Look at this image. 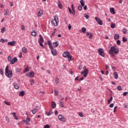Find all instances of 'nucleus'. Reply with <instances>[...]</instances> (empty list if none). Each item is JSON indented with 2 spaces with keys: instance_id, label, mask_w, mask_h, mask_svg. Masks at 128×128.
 <instances>
[{
  "instance_id": "nucleus-62",
  "label": "nucleus",
  "mask_w": 128,
  "mask_h": 128,
  "mask_svg": "<svg viewBox=\"0 0 128 128\" xmlns=\"http://www.w3.org/2000/svg\"><path fill=\"white\" fill-rule=\"evenodd\" d=\"M22 30H25L24 26H22Z\"/></svg>"
},
{
  "instance_id": "nucleus-34",
  "label": "nucleus",
  "mask_w": 128,
  "mask_h": 128,
  "mask_svg": "<svg viewBox=\"0 0 128 128\" xmlns=\"http://www.w3.org/2000/svg\"><path fill=\"white\" fill-rule=\"evenodd\" d=\"M70 13L73 14V16H76V10H72Z\"/></svg>"
},
{
  "instance_id": "nucleus-64",
  "label": "nucleus",
  "mask_w": 128,
  "mask_h": 128,
  "mask_svg": "<svg viewBox=\"0 0 128 128\" xmlns=\"http://www.w3.org/2000/svg\"><path fill=\"white\" fill-rule=\"evenodd\" d=\"M12 116H14H14H16V112H13V113H12Z\"/></svg>"
},
{
  "instance_id": "nucleus-3",
  "label": "nucleus",
  "mask_w": 128,
  "mask_h": 128,
  "mask_svg": "<svg viewBox=\"0 0 128 128\" xmlns=\"http://www.w3.org/2000/svg\"><path fill=\"white\" fill-rule=\"evenodd\" d=\"M83 70H84L81 72V74H84V77L86 78L88 74V69L86 68V66H84Z\"/></svg>"
},
{
  "instance_id": "nucleus-43",
  "label": "nucleus",
  "mask_w": 128,
  "mask_h": 128,
  "mask_svg": "<svg viewBox=\"0 0 128 128\" xmlns=\"http://www.w3.org/2000/svg\"><path fill=\"white\" fill-rule=\"evenodd\" d=\"M127 40H128L126 38H124V37L122 38V42H126Z\"/></svg>"
},
{
  "instance_id": "nucleus-31",
  "label": "nucleus",
  "mask_w": 128,
  "mask_h": 128,
  "mask_svg": "<svg viewBox=\"0 0 128 128\" xmlns=\"http://www.w3.org/2000/svg\"><path fill=\"white\" fill-rule=\"evenodd\" d=\"M31 34L33 36H36L37 33L36 32L34 31L32 32H31Z\"/></svg>"
},
{
  "instance_id": "nucleus-6",
  "label": "nucleus",
  "mask_w": 128,
  "mask_h": 128,
  "mask_svg": "<svg viewBox=\"0 0 128 128\" xmlns=\"http://www.w3.org/2000/svg\"><path fill=\"white\" fill-rule=\"evenodd\" d=\"M95 20L97 22L98 24L100 26H102V21L100 19V18L95 17Z\"/></svg>"
},
{
  "instance_id": "nucleus-17",
  "label": "nucleus",
  "mask_w": 128,
  "mask_h": 128,
  "mask_svg": "<svg viewBox=\"0 0 128 128\" xmlns=\"http://www.w3.org/2000/svg\"><path fill=\"white\" fill-rule=\"evenodd\" d=\"M58 42L56 41L55 42H53V45L54 46V48H58Z\"/></svg>"
},
{
  "instance_id": "nucleus-32",
  "label": "nucleus",
  "mask_w": 128,
  "mask_h": 128,
  "mask_svg": "<svg viewBox=\"0 0 128 128\" xmlns=\"http://www.w3.org/2000/svg\"><path fill=\"white\" fill-rule=\"evenodd\" d=\"M80 4L82 6H84V0H80Z\"/></svg>"
},
{
  "instance_id": "nucleus-33",
  "label": "nucleus",
  "mask_w": 128,
  "mask_h": 128,
  "mask_svg": "<svg viewBox=\"0 0 128 128\" xmlns=\"http://www.w3.org/2000/svg\"><path fill=\"white\" fill-rule=\"evenodd\" d=\"M82 32H83V34H86V28H82Z\"/></svg>"
},
{
  "instance_id": "nucleus-36",
  "label": "nucleus",
  "mask_w": 128,
  "mask_h": 128,
  "mask_svg": "<svg viewBox=\"0 0 128 128\" xmlns=\"http://www.w3.org/2000/svg\"><path fill=\"white\" fill-rule=\"evenodd\" d=\"M54 96H58V91L56 90H54Z\"/></svg>"
},
{
  "instance_id": "nucleus-56",
  "label": "nucleus",
  "mask_w": 128,
  "mask_h": 128,
  "mask_svg": "<svg viewBox=\"0 0 128 128\" xmlns=\"http://www.w3.org/2000/svg\"><path fill=\"white\" fill-rule=\"evenodd\" d=\"M116 108H118V106H116L114 108V112H116Z\"/></svg>"
},
{
  "instance_id": "nucleus-42",
  "label": "nucleus",
  "mask_w": 128,
  "mask_h": 128,
  "mask_svg": "<svg viewBox=\"0 0 128 128\" xmlns=\"http://www.w3.org/2000/svg\"><path fill=\"white\" fill-rule=\"evenodd\" d=\"M0 74H2V76H3L4 74V70H2V68H0Z\"/></svg>"
},
{
  "instance_id": "nucleus-40",
  "label": "nucleus",
  "mask_w": 128,
  "mask_h": 128,
  "mask_svg": "<svg viewBox=\"0 0 128 128\" xmlns=\"http://www.w3.org/2000/svg\"><path fill=\"white\" fill-rule=\"evenodd\" d=\"M117 90H118L120 91L122 90V86H117Z\"/></svg>"
},
{
  "instance_id": "nucleus-10",
  "label": "nucleus",
  "mask_w": 128,
  "mask_h": 128,
  "mask_svg": "<svg viewBox=\"0 0 128 128\" xmlns=\"http://www.w3.org/2000/svg\"><path fill=\"white\" fill-rule=\"evenodd\" d=\"M50 50L52 56H56L58 54L56 50V49L52 48L50 49Z\"/></svg>"
},
{
  "instance_id": "nucleus-53",
  "label": "nucleus",
  "mask_w": 128,
  "mask_h": 128,
  "mask_svg": "<svg viewBox=\"0 0 128 128\" xmlns=\"http://www.w3.org/2000/svg\"><path fill=\"white\" fill-rule=\"evenodd\" d=\"M78 114H79V116H81V118H83V117H84V115L82 114V112H79Z\"/></svg>"
},
{
  "instance_id": "nucleus-25",
  "label": "nucleus",
  "mask_w": 128,
  "mask_h": 128,
  "mask_svg": "<svg viewBox=\"0 0 128 128\" xmlns=\"http://www.w3.org/2000/svg\"><path fill=\"white\" fill-rule=\"evenodd\" d=\"M28 70H30V67L27 66L24 71V74H26V72H27Z\"/></svg>"
},
{
  "instance_id": "nucleus-61",
  "label": "nucleus",
  "mask_w": 128,
  "mask_h": 128,
  "mask_svg": "<svg viewBox=\"0 0 128 128\" xmlns=\"http://www.w3.org/2000/svg\"><path fill=\"white\" fill-rule=\"evenodd\" d=\"M84 80V77H82L80 79H79L78 80L80 82L81 80Z\"/></svg>"
},
{
  "instance_id": "nucleus-45",
  "label": "nucleus",
  "mask_w": 128,
  "mask_h": 128,
  "mask_svg": "<svg viewBox=\"0 0 128 128\" xmlns=\"http://www.w3.org/2000/svg\"><path fill=\"white\" fill-rule=\"evenodd\" d=\"M39 44H40V46H42V48H44V46L42 44V42H39Z\"/></svg>"
},
{
  "instance_id": "nucleus-52",
  "label": "nucleus",
  "mask_w": 128,
  "mask_h": 128,
  "mask_svg": "<svg viewBox=\"0 0 128 128\" xmlns=\"http://www.w3.org/2000/svg\"><path fill=\"white\" fill-rule=\"evenodd\" d=\"M84 18H86L88 20V18H90V16H88V15H87L86 14H84Z\"/></svg>"
},
{
  "instance_id": "nucleus-14",
  "label": "nucleus",
  "mask_w": 128,
  "mask_h": 128,
  "mask_svg": "<svg viewBox=\"0 0 128 128\" xmlns=\"http://www.w3.org/2000/svg\"><path fill=\"white\" fill-rule=\"evenodd\" d=\"M42 14H44V11H42V10H40L38 14V16L39 18L42 16Z\"/></svg>"
},
{
  "instance_id": "nucleus-2",
  "label": "nucleus",
  "mask_w": 128,
  "mask_h": 128,
  "mask_svg": "<svg viewBox=\"0 0 128 128\" xmlns=\"http://www.w3.org/2000/svg\"><path fill=\"white\" fill-rule=\"evenodd\" d=\"M5 72V74L6 76H8V78H12V72L10 70H8V66H6Z\"/></svg>"
},
{
  "instance_id": "nucleus-44",
  "label": "nucleus",
  "mask_w": 128,
  "mask_h": 128,
  "mask_svg": "<svg viewBox=\"0 0 128 128\" xmlns=\"http://www.w3.org/2000/svg\"><path fill=\"white\" fill-rule=\"evenodd\" d=\"M34 84V80H32L30 81V84L31 86H32Z\"/></svg>"
},
{
  "instance_id": "nucleus-24",
  "label": "nucleus",
  "mask_w": 128,
  "mask_h": 128,
  "mask_svg": "<svg viewBox=\"0 0 128 128\" xmlns=\"http://www.w3.org/2000/svg\"><path fill=\"white\" fill-rule=\"evenodd\" d=\"M40 40L39 42H44V38H42V35H40Z\"/></svg>"
},
{
  "instance_id": "nucleus-4",
  "label": "nucleus",
  "mask_w": 128,
  "mask_h": 128,
  "mask_svg": "<svg viewBox=\"0 0 128 128\" xmlns=\"http://www.w3.org/2000/svg\"><path fill=\"white\" fill-rule=\"evenodd\" d=\"M51 22L55 26H58V18L56 16H54V20L52 21Z\"/></svg>"
},
{
  "instance_id": "nucleus-41",
  "label": "nucleus",
  "mask_w": 128,
  "mask_h": 128,
  "mask_svg": "<svg viewBox=\"0 0 128 128\" xmlns=\"http://www.w3.org/2000/svg\"><path fill=\"white\" fill-rule=\"evenodd\" d=\"M110 28H116V24H111Z\"/></svg>"
},
{
  "instance_id": "nucleus-1",
  "label": "nucleus",
  "mask_w": 128,
  "mask_h": 128,
  "mask_svg": "<svg viewBox=\"0 0 128 128\" xmlns=\"http://www.w3.org/2000/svg\"><path fill=\"white\" fill-rule=\"evenodd\" d=\"M109 54L111 56H116L114 54H118L120 52V50L118 48H116L114 46H112L110 48V50L108 52Z\"/></svg>"
},
{
  "instance_id": "nucleus-22",
  "label": "nucleus",
  "mask_w": 128,
  "mask_h": 128,
  "mask_svg": "<svg viewBox=\"0 0 128 128\" xmlns=\"http://www.w3.org/2000/svg\"><path fill=\"white\" fill-rule=\"evenodd\" d=\"M110 12H111V14H116L114 8H110Z\"/></svg>"
},
{
  "instance_id": "nucleus-48",
  "label": "nucleus",
  "mask_w": 128,
  "mask_h": 128,
  "mask_svg": "<svg viewBox=\"0 0 128 128\" xmlns=\"http://www.w3.org/2000/svg\"><path fill=\"white\" fill-rule=\"evenodd\" d=\"M8 62H12V56H9L8 58Z\"/></svg>"
},
{
  "instance_id": "nucleus-60",
  "label": "nucleus",
  "mask_w": 128,
  "mask_h": 128,
  "mask_svg": "<svg viewBox=\"0 0 128 128\" xmlns=\"http://www.w3.org/2000/svg\"><path fill=\"white\" fill-rule=\"evenodd\" d=\"M109 106H110V108H114V104H111Z\"/></svg>"
},
{
  "instance_id": "nucleus-20",
  "label": "nucleus",
  "mask_w": 128,
  "mask_h": 128,
  "mask_svg": "<svg viewBox=\"0 0 128 128\" xmlns=\"http://www.w3.org/2000/svg\"><path fill=\"white\" fill-rule=\"evenodd\" d=\"M13 86H14V88H16V90H18L20 88V87L18 86V85L16 84V83H14Z\"/></svg>"
},
{
  "instance_id": "nucleus-27",
  "label": "nucleus",
  "mask_w": 128,
  "mask_h": 128,
  "mask_svg": "<svg viewBox=\"0 0 128 128\" xmlns=\"http://www.w3.org/2000/svg\"><path fill=\"white\" fill-rule=\"evenodd\" d=\"M47 42L50 48V50L51 48H52V42H50V40H48Z\"/></svg>"
},
{
  "instance_id": "nucleus-37",
  "label": "nucleus",
  "mask_w": 128,
  "mask_h": 128,
  "mask_svg": "<svg viewBox=\"0 0 128 128\" xmlns=\"http://www.w3.org/2000/svg\"><path fill=\"white\" fill-rule=\"evenodd\" d=\"M4 32H6V28L3 27L2 30H1V32L2 34H4Z\"/></svg>"
},
{
  "instance_id": "nucleus-15",
  "label": "nucleus",
  "mask_w": 128,
  "mask_h": 128,
  "mask_svg": "<svg viewBox=\"0 0 128 128\" xmlns=\"http://www.w3.org/2000/svg\"><path fill=\"white\" fill-rule=\"evenodd\" d=\"M59 106H60L61 108H64V102L60 100V102Z\"/></svg>"
},
{
  "instance_id": "nucleus-35",
  "label": "nucleus",
  "mask_w": 128,
  "mask_h": 128,
  "mask_svg": "<svg viewBox=\"0 0 128 128\" xmlns=\"http://www.w3.org/2000/svg\"><path fill=\"white\" fill-rule=\"evenodd\" d=\"M112 96H111L110 98L108 100V104H110L112 102Z\"/></svg>"
},
{
  "instance_id": "nucleus-55",
  "label": "nucleus",
  "mask_w": 128,
  "mask_h": 128,
  "mask_svg": "<svg viewBox=\"0 0 128 128\" xmlns=\"http://www.w3.org/2000/svg\"><path fill=\"white\" fill-rule=\"evenodd\" d=\"M6 119L7 120L8 122H10V118H8V117L6 116Z\"/></svg>"
},
{
  "instance_id": "nucleus-19",
  "label": "nucleus",
  "mask_w": 128,
  "mask_h": 128,
  "mask_svg": "<svg viewBox=\"0 0 128 128\" xmlns=\"http://www.w3.org/2000/svg\"><path fill=\"white\" fill-rule=\"evenodd\" d=\"M86 36H89L88 38L92 40V34L88 32H86Z\"/></svg>"
},
{
  "instance_id": "nucleus-5",
  "label": "nucleus",
  "mask_w": 128,
  "mask_h": 128,
  "mask_svg": "<svg viewBox=\"0 0 128 128\" xmlns=\"http://www.w3.org/2000/svg\"><path fill=\"white\" fill-rule=\"evenodd\" d=\"M98 52L100 56H104V49L100 48L98 49Z\"/></svg>"
},
{
  "instance_id": "nucleus-47",
  "label": "nucleus",
  "mask_w": 128,
  "mask_h": 128,
  "mask_svg": "<svg viewBox=\"0 0 128 128\" xmlns=\"http://www.w3.org/2000/svg\"><path fill=\"white\" fill-rule=\"evenodd\" d=\"M116 44L118 46H120V40H118L116 42Z\"/></svg>"
},
{
  "instance_id": "nucleus-8",
  "label": "nucleus",
  "mask_w": 128,
  "mask_h": 128,
  "mask_svg": "<svg viewBox=\"0 0 128 128\" xmlns=\"http://www.w3.org/2000/svg\"><path fill=\"white\" fill-rule=\"evenodd\" d=\"M23 122H26V124L27 126H28L30 124V118H28V116H27L26 120H24Z\"/></svg>"
},
{
  "instance_id": "nucleus-21",
  "label": "nucleus",
  "mask_w": 128,
  "mask_h": 128,
  "mask_svg": "<svg viewBox=\"0 0 128 128\" xmlns=\"http://www.w3.org/2000/svg\"><path fill=\"white\" fill-rule=\"evenodd\" d=\"M24 94H26L24 91H21V92H19V96H24Z\"/></svg>"
},
{
  "instance_id": "nucleus-11",
  "label": "nucleus",
  "mask_w": 128,
  "mask_h": 128,
  "mask_svg": "<svg viewBox=\"0 0 128 128\" xmlns=\"http://www.w3.org/2000/svg\"><path fill=\"white\" fill-rule=\"evenodd\" d=\"M18 62V58L16 57L14 58H12L10 62V64H16Z\"/></svg>"
},
{
  "instance_id": "nucleus-23",
  "label": "nucleus",
  "mask_w": 128,
  "mask_h": 128,
  "mask_svg": "<svg viewBox=\"0 0 128 128\" xmlns=\"http://www.w3.org/2000/svg\"><path fill=\"white\" fill-rule=\"evenodd\" d=\"M118 38H120V35L118 34H116L114 36V39L115 40H118Z\"/></svg>"
},
{
  "instance_id": "nucleus-29",
  "label": "nucleus",
  "mask_w": 128,
  "mask_h": 128,
  "mask_svg": "<svg viewBox=\"0 0 128 128\" xmlns=\"http://www.w3.org/2000/svg\"><path fill=\"white\" fill-rule=\"evenodd\" d=\"M22 50L23 52H24L25 54H26L28 52V50L26 49V48L24 47L22 48Z\"/></svg>"
},
{
  "instance_id": "nucleus-12",
  "label": "nucleus",
  "mask_w": 128,
  "mask_h": 128,
  "mask_svg": "<svg viewBox=\"0 0 128 128\" xmlns=\"http://www.w3.org/2000/svg\"><path fill=\"white\" fill-rule=\"evenodd\" d=\"M40 110V108H38V106H36L35 108H34L32 110V112L34 114H36V112H38V110Z\"/></svg>"
},
{
  "instance_id": "nucleus-57",
  "label": "nucleus",
  "mask_w": 128,
  "mask_h": 128,
  "mask_svg": "<svg viewBox=\"0 0 128 128\" xmlns=\"http://www.w3.org/2000/svg\"><path fill=\"white\" fill-rule=\"evenodd\" d=\"M82 7L81 6H79L78 7V10H82Z\"/></svg>"
},
{
  "instance_id": "nucleus-50",
  "label": "nucleus",
  "mask_w": 128,
  "mask_h": 128,
  "mask_svg": "<svg viewBox=\"0 0 128 128\" xmlns=\"http://www.w3.org/2000/svg\"><path fill=\"white\" fill-rule=\"evenodd\" d=\"M44 128H50V125L46 124L44 126Z\"/></svg>"
},
{
  "instance_id": "nucleus-39",
  "label": "nucleus",
  "mask_w": 128,
  "mask_h": 128,
  "mask_svg": "<svg viewBox=\"0 0 128 128\" xmlns=\"http://www.w3.org/2000/svg\"><path fill=\"white\" fill-rule=\"evenodd\" d=\"M67 58H68V62H70V60H72V56L70 54H69Z\"/></svg>"
},
{
  "instance_id": "nucleus-7",
  "label": "nucleus",
  "mask_w": 128,
  "mask_h": 128,
  "mask_svg": "<svg viewBox=\"0 0 128 128\" xmlns=\"http://www.w3.org/2000/svg\"><path fill=\"white\" fill-rule=\"evenodd\" d=\"M26 76H29L31 78H32L34 76V72L32 71L30 73H28L26 74Z\"/></svg>"
},
{
  "instance_id": "nucleus-46",
  "label": "nucleus",
  "mask_w": 128,
  "mask_h": 128,
  "mask_svg": "<svg viewBox=\"0 0 128 128\" xmlns=\"http://www.w3.org/2000/svg\"><path fill=\"white\" fill-rule=\"evenodd\" d=\"M4 104H6L7 106H10V103L8 101H5Z\"/></svg>"
},
{
  "instance_id": "nucleus-30",
  "label": "nucleus",
  "mask_w": 128,
  "mask_h": 128,
  "mask_svg": "<svg viewBox=\"0 0 128 128\" xmlns=\"http://www.w3.org/2000/svg\"><path fill=\"white\" fill-rule=\"evenodd\" d=\"M9 12H10V9L7 8V9L6 10V11L5 12L4 14L5 16H8V13H9Z\"/></svg>"
},
{
  "instance_id": "nucleus-49",
  "label": "nucleus",
  "mask_w": 128,
  "mask_h": 128,
  "mask_svg": "<svg viewBox=\"0 0 128 128\" xmlns=\"http://www.w3.org/2000/svg\"><path fill=\"white\" fill-rule=\"evenodd\" d=\"M122 32H124V34H126V28H124L122 30Z\"/></svg>"
},
{
  "instance_id": "nucleus-26",
  "label": "nucleus",
  "mask_w": 128,
  "mask_h": 128,
  "mask_svg": "<svg viewBox=\"0 0 128 128\" xmlns=\"http://www.w3.org/2000/svg\"><path fill=\"white\" fill-rule=\"evenodd\" d=\"M52 108H55L56 107V102H52Z\"/></svg>"
},
{
  "instance_id": "nucleus-9",
  "label": "nucleus",
  "mask_w": 128,
  "mask_h": 128,
  "mask_svg": "<svg viewBox=\"0 0 128 128\" xmlns=\"http://www.w3.org/2000/svg\"><path fill=\"white\" fill-rule=\"evenodd\" d=\"M58 118L59 120H60V122H66V118H64V116H62V115H59L58 116Z\"/></svg>"
},
{
  "instance_id": "nucleus-63",
  "label": "nucleus",
  "mask_w": 128,
  "mask_h": 128,
  "mask_svg": "<svg viewBox=\"0 0 128 128\" xmlns=\"http://www.w3.org/2000/svg\"><path fill=\"white\" fill-rule=\"evenodd\" d=\"M84 10H86V8H88L86 5L85 6H84Z\"/></svg>"
},
{
  "instance_id": "nucleus-13",
  "label": "nucleus",
  "mask_w": 128,
  "mask_h": 128,
  "mask_svg": "<svg viewBox=\"0 0 128 128\" xmlns=\"http://www.w3.org/2000/svg\"><path fill=\"white\" fill-rule=\"evenodd\" d=\"M16 41H12L10 42H8V46H14L16 45Z\"/></svg>"
},
{
  "instance_id": "nucleus-18",
  "label": "nucleus",
  "mask_w": 128,
  "mask_h": 128,
  "mask_svg": "<svg viewBox=\"0 0 128 128\" xmlns=\"http://www.w3.org/2000/svg\"><path fill=\"white\" fill-rule=\"evenodd\" d=\"M114 77L115 80H118V74L116 72H114Z\"/></svg>"
},
{
  "instance_id": "nucleus-28",
  "label": "nucleus",
  "mask_w": 128,
  "mask_h": 128,
  "mask_svg": "<svg viewBox=\"0 0 128 128\" xmlns=\"http://www.w3.org/2000/svg\"><path fill=\"white\" fill-rule=\"evenodd\" d=\"M58 6L60 9L62 8V4L60 2H58Z\"/></svg>"
},
{
  "instance_id": "nucleus-59",
  "label": "nucleus",
  "mask_w": 128,
  "mask_h": 128,
  "mask_svg": "<svg viewBox=\"0 0 128 128\" xmlns=\"http://www.w3.org/2000/svg\"><path fill=\"white\" fill-rule=\"evenodd\" d=\"M0 42H3V43L4 42H5L4 39V38L0 39Z\"/></svg>"
},
{
  "instance_id": "nucleus-51",
  "label": "nucleus",
  "mask_w": 128,
  "mask_h": 128,
  "mask_svg": "<svg viewBox=\"0 0 128 128\" xmlns=\"http://www.w3.org/2000/svg\"><path fill=\"white\" fill-rule=\"evenodd\" d=\"M128 92H123V96H126V94H128Z\"/></svg>"
},
{
  "instance_id": "nucleus-16",
  "label": "nucleus",
  "mask_w": 128,
  "mask_h": 128,
  "mask_svg": "<svg viewBox=\"0 0 128 128\" xmlns=\"http://www.w3.org/2000/svg\"><path fill=\"white\" fill-rule=\"evenodd\" d=\"M69 54H70V53L68 52H64L63 54V56L64 58H67Z\"/></svg>"
},
{
  "instance_id": "nucleus-54",
  "label": "nucleus",
  "mask_w": 128,
  "mask_h": 128,
  "mask_svg": "<svg viewBox=\"0 0 128 128\" xmlns=\"http://www.w3.org/2000/svg\"><path fill=\"white\" fill-rule=\"evenodd\" d=\"M16 72H20V68H16Z\"/></svg>"
},
{
  "instance_id": "nucleus-58",
  "label": "nucleus",
  "mask_w": 128,
  "mask_h": 128,
  "mask_svg": "<svg viewBox=\"0 0 128 128\" xmlns=\"http://www.w3.org/2000/svg\"><path fill=\"white\" fill-rule=\"evenodd\" d=\"M68 28L70 30V29L72 28V26L70 25V24H68Z\"/></svg>"
},
{
  "instance_id": "nucleus-38",
  "label": "nucleus",
  "mask_w": 128,
  "mask_h": 128,
  "mask_svg": "<svg viewBox=\"0 0 128 128\" xmlns=\"http://www.w3.org/2000/svg\"><path fill=\"white\" fill-rule=\"evenodd\" d=\"M55 82H56V84L60 82V79L58 77L56 78Z\"/></svg>"
}]
</instances>
